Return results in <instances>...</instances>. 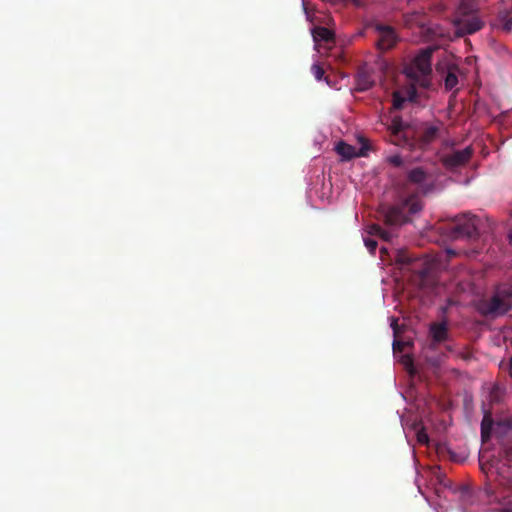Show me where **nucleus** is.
<instances>
[{
    "label": "nucleus",
    "mask_w": 512,
    "mask_h": 512,
    "mask_svg": "<svg viewBox=\"0 0 512 512\" xmlns=\"http://www.w3.org/2000/svg\"><path fill=\"white\" fill-rule=\"evenodd\" d=\"M457 84H458V77H457L456 73L453 72L452 70H449L444 79V85H445L446 90H452L453 88L456 87Z\"/></svg>",
    "instance_id": "obj_19"
},
{
    "label": "nucleus",
    "mask_w": 512,
    "mask_h": 512,
    "mask_svg": "<svg viewBox=\"0 0 512 512\" xmlns=\"http://www.w3.org/2000/svg\"><path fill=\"white\" fill-rule=\"evenodd\" d=\"M493 420L490 413H485L481 423V437L483 441H486L491 434Z\"/></svg>",
    "instance_id": "obj_16"
},
{
    "label": "nucleus",
    "mask_w": 512,
    "mask_h": 512,
    "mask_svg": "<svg viewBox=\"0 0 512 512\" xmlns=\"http://www.w3.org/2000/svg\"><path fill=\"white\" fill-rule=\"evenodd\" d=\"M356 84L358 91H366L374 85V80L369 72L361 70L357 73Z\"/></svg>",
    "instance_id": "obj_13"
},
{
    "label": "nucleus",
    "mask_w": 512,
    "mask_h": 512,
    "mask_svg": "<svg viewBox=\"0 0 512 512\" xmlns=\"http://www.w3.org/2000/svg\"><path fill=\"white\" fill-rule=\"evenodd\" d=\"M311 70H312L314 77L317 80H321L323 78V75L325 73L323 67H321L318 64H314V65H312Z\"/></svg>",
    "instance_id": "obj_21"
},
{
    "label": "nucleus",
    "mask_w": 512,
    "mask_h": 512,
    "mask_svg": "<svg viewBox=\"0 0 512 512\" xmlns=\"http://www.w3.org/2000/svg\"><path fill=\"white\" fill-rule=\"evenodd\" d=\"M366 232L370 236H377L384 241H391L392 233L384 228H382L379 224H370L366 227Z\"/></svg>",
    "instance_id": "obj_15"
},
{
    "label": "nucleus",
    "mask_w": 512,
    "mask_h": 512,
    "mask_svg": "<svg viewBox=\"0 0 512 512\" xmlns=\"http://www.w3.org/2000/svg\"><path fill=\"white\" fill-rule=\"evenodd\" d=\"M448 253H449V254H453V255L455 254V253H454L453 251H451V250H448Z\"/></svg>",
    "instance_id": "obj_32"
},
{
    "label": "nucleus",
    "mask_w": 512,
    "mask_h": 512,
    "mask_svg": "<svg viewBox=\"0 0 512 512\" xmlns=\"http://www.w3.org/2000/svg\"><path fill=\"white\" fill-rule=\"evenodd\" d=\"M478 11L479 0H461L454 14V18L477 15Z\"/></svg>",
    "instance_id": "obj_9"
},
{
    "label": "nucleus",
    "mask_w": 512,
    "mask_h": 512,
    "mask_svg": "<svg viewBox=\"0 0 512 512\" xmlns=\"http://www.w3.org/2000/svg\"><path fill=\"white\" fill-rule=\"evenodd\" d=\"M421 17H422V13L421 12L414 11L412 13L405 14L404 15V20H405V23L407 25H411V24L422 25Z\"/></svg>",
    "instance_id": "obj_18"
},
{
    "label": "nucleus",
    "mask_w": 512,
    "mask_h": 512,
    "mask_svg": "<svg viewBox=\"0 0 512 512\" xmlns=\"http://www.w3.org/2000/svg\"><path fill=\"white\" fill-rule=\"evenodd\" d=\"M473 149L466 147L462 150H455L451 153L441 156L440 160L443 166L447 169H455L464 166L471 159Z\"/></svg>",
    "instance_id": "obj_7"
},
{
    "label": "nucleus",
    "mask_w": 512,
    "mask_h": 512,
    "mask_svg": "<svg viewBox=\"0 0 512 512\" xmlns=\"http://www.w3.org/2000/svg\"><path fill=\"white\" fill-rule=\"evenodd\" d=\"M387 161L395 167H400L403 164V160L400 155H392L388 157Z\"/></svg>",
    "instance_id": "obj_25"
},
{
    "label": "nucleus",
    "mask_w": 512,
    "mask_h": 512,
    "mask_svg": "<svg viewBox=\"0 0 512 512\" xmlns=\"http://www.w3.org/2000/svg\"><path fill=\"white\" fill-rule=\"evenodd\" d=\"M312 36L315 42H334V33L326 27L317 26L312 30Z\"/></svg>",
    "instance_id": "obj_12"
},
{
    "label": "nucleus",
    "mask_w": 512,
    "mask_h": 512,
    "mask_svg": "<svg viewBox=\"0 0 512 512\" xmlns=\"http://www.w3.org/2000/svg\"><path fill=\"white\" fill-rule=\"evenodd\" d=\"M404 362L405 364H412V360L409 356H404Z\"/></svg>",
    "instance_id": "obj_30"
},
{
    "label": "nucleus",
    "mask_w": 512,
    "mask_h": 512,
    "mask_svg": "<svg viewBox=\"0 0 512 512\" xmlns=\"http://www.w3.org/2000/svg\"><path fill=\"white\" fill-rule=\"evenodd\" d=\"M351 1H352V3H353L354 5H356L357 7H361V6H363V5H364V1H365V0H351Z\"/></svg>",
    "instance_id": "obj_28"
},
{
    "label": "nucleus",
    "mask_w": 512,
    "mask_h": 512,
    "mask_svg": "<svg viewBox=\"0 0 512 512\" xmlns=\"http://www.w3.org/2000/svg\"><path fill=\"white\" fill-rule=\"evenodd\" d=\"M508 11L500 12L498 15V20L502 23V29L505 32H510L512 30V16L509 15Z\"/></svg>",
    "instance_id": "obj_17"
},
{
    "label": "nucleus",
    "mask_w": 512,
    "mask_h": 512,
    "mask_svg": "<svg viewBox=\"0 0 512 512\" xmlns=\"http://www.w3.org/2000/svg\"><path fill=\"white\" fill-rule=\"evenodd\" d=\"M391 328L393 330L394 334V340H393V350L394 352H403L405 347L410 345V341H404L400 339V326L398 324L397 319L392 318L391 322Z\"/></svg>",
    "instance_id": "obj_11"
},
{
    "label": "nucleus",
    "mask_w": 512,
    "mask_h": 512,
    "mask_svg": "<svg viewBox=\"0 0 512 512\" xmlns=\"http://www.w3.org/2000/svg\"><path fill=\"white\" fill-rule=\"evenodd\" d=\"M503 454L508 462L512 461V445H505L503 447Z\"/></svg>",
    "instance_id": "obj_26"
},
{
    "label": "nucleus",
    "mask_w": 512,
    "mask_h": 512,
    "mask_svg": "<svg viewBox=\"0 0 512 512\" xmlns=\"http://www.w3.org/2000/svg\"><path fill=\"white\" fill-rule=\"evenodd\" d=\"M429 334L434 344H440L448 339V326L446 322H434L430 325Z\"/></svg>",
    "instance_id": "obj_10"
},
{
    "label": "nucleus",
    "mask_w": 512,
    "mask_h": 512,
    "mask_svg": "<svg viewBox=\"0 0 512 512\" xmlns=\"http://www.w3.org/2000/svg\"><path fill=\"white\" fill-rule=\"evenodd\" d=\"M479 223L480 219L475 215L457 216L450 235L453 239H477L480 235Z\"/></svg>",
    "instance_id": "obj_4"
},
{
    "label": "nucleus",
    "mask_w": 512,
    "mask_h": 512,
    "mask_svg": "<svg viewBox=\"0 0 512 512\" xmlns=\"http://www.w3.org/2000/svg\"><path fill=\"white\" fill-rule=\"evenodd\" d=\"M440 128V125H426L416 138L411 134L409 125L401 117L395 116L388 127L389 141L402 148L425 150L439 137Z\"/></svg>",
    "instance_id": "obj_3"
},
{
    "label": "nucleus",
    "mask_w": 512,
    "mask_h": 512,
    "mask_svg": "<svg viewBox=\"0 0 512 512\" xmlns=\"http://www.w3.org/2000/svg\"><path fill=\"white\" fill-rule=\"evenodd\" d=\"M364 243H365V246L367 247V249L369 250L370 253H374L377 246H378V243L376 240L370 238V237H367L364 239Z\"/></svg>",
    "instance_id": "obj_23"
},
{
    "label": "nucleus",
    "mask_w": 512,
    "mask_h": 512,
    "mask_svg": "<svg viewBox=\"0 0 512 512\" xmlns=\"http://www.w3.org/2000/svg\"><path fill=\"white\" fill-rule=\"evenodd\" d=\"M417 441L419 444L426 445L429 442V437L427 432L424 429H421L417 432Z\"/></svg>",
    "instance_id": "obj_22"
},
{
    "label": "nucleus",
    "mask_w": 512,
    "mask_h": 512,
    "mask_svg": "<svg viewBox=\"0 0 512 512\" xmlns=\"http://www.w3.org/2000/svg\"><path fill=\"white\" fill-rule=\"evenodd\" d=\"M489 301L491 303L492 310L495 311L496 315H504L511 309V306L507 304L497 292L489 299Z\"/></svg>",
    "instance_id": "obj_14"
},
{
    "label": "nucleus",
    "mask_w": 512,
    "mask_h": 512,
    "mask_svg": "<svg viewBox=\"0 0 512 512\" xmlns=\"http://www.w3.org/2000/svg\"><path fill=\"white\" fill-rule=\"evenodd\" d=\"M498 394H499L498 389H493L490 393V401L497 402L499 400Z\"/></svg>",
    "instance_id": "obj_27"
},
{
    "label": "nucleus",
    "mask_w": 512,
    "mask_h": 512,
    "mask_svg": "<svg viewBox=\"0 0 512 512\" xmlns=\"http://www.w3.org/2000/svg\"><path fill=\"white\" fill-rule=\"evenodd\" d=\"M433 49L421 50L409 63L404 66L403 72L410 81L404 90L393 92L392 107L395 110L403 108L406 101L414 102L417 99V86L429 88L432 78L431 57Z\"/></svg>",
    "instance_id": "obj_2"
},
{
    "label": "nucleus",
    "mask_w": 512,
    "mask_h": 512,
    "mask_svg": "<svg viewBox=\"0 0 512 512\" xmlns=\"http://www.w3.org/2000/svg\"><path fill=\"white\" fill-rule=\"evenodd\" d=\"M373 28L378 35L376 45L380 51H387L395 46L398 41V35L392 26L375 23Z\"/></svg>",
    "instance_id": "obj_5"
},
{
    "label": "nucleus",
    "mask_w": 512,
    "mask_h": 512,
    "mask_svg": "<svg viewBox=\"0 0 512 512\" xmlns=\"http://www.w3.org/2000/svg\"><path fill=\"white\" fill-rule=\"evenodd\" d=\"M509 375L512 378V357L509 359Z\"/></svg>",
    "instance_id": "obj_29"
},
{
    "label": "nucleus",
    "mask_w": 512,
    "mask_h": 512,
    "mask_svg": "<svg viewBox=\"0 0 512 512\" xmlns=\"http://www.w3.org/2000/svg\"><path fill=\"white\" fill-rule=\"evenodd\" d=\"M508 237H509L510 243L512 244V228L509 230Z\"/></svg>",
    "instance_id": "obj_31"
},
{
    "label": "nucleus",
    "mask_w": 512,
    "mask_h": 512,
    "mask_svg": "<svg viewBox=\"0 0 512 512\" xmlns=\"http://www.w3.org/2000/svg\"><path fill=\"white\" fill-rule=\"evenodd\" d=\"M435 184L422 167H415L407 172L406 180L399 183V203L382 205L379 214L386 226L399 227L409 221V215L420 212L423 203L420 195L434 191Z\"/></svg>",
    "instance_id": "obj_1"
},
{
    "label": "nucleus",
    "mask_w": 512,
    "mask_h": 512,
    "mask_svg": "<svg viewBox=\"0 0 512 512\" xmlns=\"http://www.w3.org/2000/svg\"><path fill=\"white\" fill-rule=\"evenodd\" d=\"M452 22L458 36L474 34L484 27V21L478 15L453 18Z\"/></svg>",
    "instance_id": "obj_6"
},
{
    "label": "nucleus",
    "mask_w": 512,
    "mask_h": 512,
    "mask_svg": "<svg viewBox=\"0 0 512 512\" xmlns=\"http://www.w3.org/2000/svg\"><path fill=\"white\" fill-rule=\"evenodd\" d=\"M497 293L501 297H512V285L511 286H502L498 288Z\"/></svg>",
    "instance_id": "obj_24"
},
{
    "label": "nucleus",
    "mask_w": 512,
    "mask_h": 512,
    "mask_svg": "<svg viewBox=\"0 0 512 512\" xmlns=\"http://www.w3.org/2000/svg\"><path fill=\"white\" fill-rule=\"evenodd\" d=\"M369 145L367 142L362 143V147L357 151L356 148L344 141L338 142L335 151L339 154L343 161H349L355 157L367 156Z\"/></svg>",
    "instance_id": "obj_8"
},
{
    "label": "nucleus",
    "mask_w": 512,
    "mask_h": 512,
    "mask_svg": "<svg viewBox=\"0 0 512 512\" xmlns=\"http://www.w3.org/2000/svg\"><path fill=\"white\" fill-rule=\"evenodd\" d=\"M478 311L484 316L496 315L495 311L492 310V306L489 299L479 302Z\"/></svg>",
    "instance_id": "obj_20"
}]
</instances>
